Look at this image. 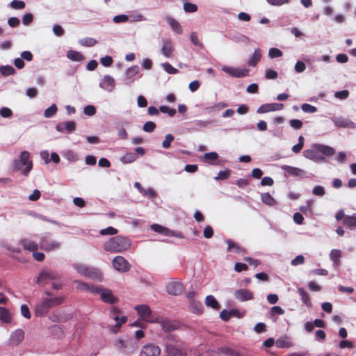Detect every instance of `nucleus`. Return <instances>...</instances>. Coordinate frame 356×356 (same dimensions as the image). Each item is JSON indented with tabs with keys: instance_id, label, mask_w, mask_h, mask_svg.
<instances>
[{
	"instance_id": "59",
	"label": "nucleus",
	"mask_w": 356,
	"mask_h": 356,
	"mask_svg": "<svg viewBox=\"0 0 356 356\" xmlns=\"http://www.w3.org/2000/svg\"><path fill=\"white\" fill-rule=\"evenodd\" d=\"M83 112L86 115H87L88 116H92L96 113V108L92 105H88L84 107Z\"/></svg>"
},
{
	"instance_id": "55",
	"label": "nucleus",
	"mask_w": 356,
	"mask_h": 356,
	"mask_svg": "<svg viewBox=\"0 0 356 356\" xmlns=\"http://www.w3.org/2000/svg\"><path fill=\"white\" fill-rule=\"evenodd\" d=\"M268 55L271 58H278L282 56V52L279 49L270 48L269 50Z\"/></svg>"
},
{
	"instance_id": "25",
	"label": "nucleus",
	"mask_w": 356,
	"mask_h": 356,
	"mask_svg": "<svg viewBox=\"0 0 356 356\" xmlns=\"http://www.w3.org/2000/svg\"><path fill=\"white\" fill-rule=\"evenodd\" d=\"M298 293L301 297V300L302 302L307 307H312V303L310 300V297L309 293L305 291V289L302 287H300L298 289Z\"/></svg>"
},
{
	"instance_id": "29",
	"label": "nucleus",
	"mask_w": 356,
	"mask_h": 356,
	"mask_svg": "<svg viewBox=\"0 0 356 356\" xmlns=\"http://www.w3.org/2000/svg\"><path fill=\"white\" fill-rule=\"evenodd\" d=\"M20 243L23 246L24 250H27L33 252L38 250L37 243L31 240L22 239Z\"/></svg>"
},
{
	"instance_id": "47",
	"label": "nucleus",
	"mask_w": 356,
	"mask_h": 356,
	"mask_svg": "<svg viewBox=\"0 0 356 356\" xmlns=\"http://www.w3.org/2000/svg\"><path fill=\"white\" fill-rule=\"evenodd\" d=\"M163 70L168 74H174L178 72V70L175 68L168 63H164L162 64Z\"/></svg>"
},
{
	"instance_id": "64",
	"label": "nucleus",
	"mask_w": 356,
	"mask_h": 356,
	"mask_svg": "<svg viewBox=\"0 0 356 356\" xmlns=\"http://www.w3.org/2000/svg\"><path fill=\"white\" fill-rule=\"evenodd\" d=\"M104 83H105L107 86L113 88L115 80L112 76L109 75H105L104 76Z\"/></svg>"
},
{
	"instance_id": "3",
	"label": "nucleus",
	"mask_w": 356,
	"mask_h": 356,
	"mask_svg": "<svg viewBox=\"0 0 356 356\" xmlns=\"http://www.w3.org/2000/svg\"><path fill=\"white\" fill-rule=\"evenodd\" d=\"M335 150L327 145L321 144H314L311 149H306L303 152V155L307 159L314 161H323L324 157L321 156L322 154L325 156H330L334 155Z\"/></svg>"
},
{
	"instance_id": "33",
	"label": "nucleus",
	"mask_w": 356,
	"mask_h": 356,
	"mask_svg": "<svg viewBox=\"0 0 356 356\" xmlns=\"http://www.w3.org/2000/svg\"><path fill=\"white\" fill-rule=\"evenodd\" d=\"M137 159V156L134 152H128L120 158V161L124 164L133 163Z\"/></svg>"
},
{
	"instance_id": "9",
	"label": "nucleus",
	"mask_w": 356,
	"mask_h": 356,
	"mask_svg": "<svg viewBox=\"0 0 356 356\" xmlns=\"http://www.w3.org/2000/svg\"><path fill=\"white\" fill-rule=\"evenodd\" d=\"M165 352L169 356H187V349L185 347L177 346L174 344H166Z\"/></svg>"
},
{
	"instance_id": "2",
	"label": "nucleus",
	"mask_w": 356,
	"mask_h": 356,
	"mask_svg": "<svg viewBox=\"0 0 356 356\" xmlns=\"http://www.w3.org/2000/svg\"><path fill=\"white\" fill-rule=\"evenodd\" d=\"M130 246L131 241L128 238L116 236L104 243V250L110 252H122L127 250Z\"/></svg>"
},
{
	"instance_id": "40",
	"label": "nucleus",
	"mask_w": 356,
	"mask_h": 356,
	"mask_svg": "<svg viewBox=\"0 0 356 356\" xmlns=\"http://www.w3.org/2000/svg\"><path fill=\"white\" fill-rule=\"evenodd\" d=\"M190 39L193 45L199 47L203 48L202 43L200 41L198 38V33L195 31L191 32L190 34Z\"/></svg>"
},
{
	"instance_id": "57",
	"label": "nucleus",
	"mask_w": 356,
	"mask_h": 356,
	"mask_svg": "<svg viewBox=\"0 0 356 356\" xmlns=\"http://www.w3.org/2000/svg\"><path fill=\"white\" fill-rule=\"evenodd\" d=\"M302 110L305 113H315L317 111V108H316V107H315V106H312L311 104H303L302 105Z\"/></svg>"
},
{
	"instance_id": "14",
	"label": "nucleus",
	"mask_w": 356,
	"mask_h": 356,
	"mask_svg": "<svg viewBox=\"0 0 356 356\" xmlns=\"http://www.w3.org/2000/svg\"><path fill=\"white\" fill-rule=\"evenodd\" d=\"M284 105L281 103H271L261 105L258 109V113H265L270 111L282 110Z\"/></svg>"
},
{
	"instance_id": "12",
	"label": "nucleus",
	"mask_w": 356,
	"mask_h": 356,
	"mask_svg": "<svg viewBox=\"0 0 356 356\" xmlns=\"http://www.w3.org/2000/svg\"><path fill=\"white\" fill-rule=\"evenodd\" d=\"M135 309L143 320L145 321H150L149 318L151 317L152 311L148 305H139L135 307Z\"/></svg>"
},
{
	"instance_id": "53",
	"label": "nucleus",
	"mask_w": 356,
	"mask_h": 356,
	"mask_svg": "<svg viewBox=\"0 0 356 356\" xmlns=\"http://www.w3.org/2000/svg\"><path fill=\"white\" fill-rule=\"evenodd\" d=\"M230 176V171L229 170H220L218 176L215 177V179L218 180H225L227 179Z\"/></svg>"
},
{
	"instance_id": "43",
	"label": "nucleus",
	"mask_w": 356,
	"mask_h": 356,
	"mask_svg": "<svg viewBox=\"0 0 356 356\" xmlns=\"http://www.w3.org/2000/svg\"><path fill=\"white\" fill-rule=\"evenodd\" d=\"M276 346L280 348H289L291 343L284 338H280L276 341Z\"/></svg>"
},
{
	"instance_id": "54",
	"label": "nucleus",
	"mask_w": 356,
	"mask_h": 356,
	"mask_svg": "<svg viewBox=\"0 0 356 356\" xmlns=\"http://www.w3.org/2000/svg\"><path fill=\"white\" fill-rule=\"evenodd\" d=\"M312 193L314 195L322 197L325 195V191L323 186H316L313 188L312 189Z\"/></svg>"
},
{
	"instance_id": "26",
	"label": "nucleus",
	"mask_w": 356,
	"mask_h": 356,
	"mask_svg": "<svg viewBox=\"0 0 356 356\" xmlns=\"http://www.w3.org/2000/svg\"><path fill=\"white\" fill-rule=\"evenodd\" d=\"M261 58V52L260 49H256L253 55L249 58L248 65L251 67H255Z\"/></svg>"
},
{
	"instance_id": "6",
	"label": "nucleus",
	"mask_w": 356,
	"mask_h": 356,
	"mask_svg": "<svg viewBox=\"0 0 356 356\" xmlns=\"http://www.w3.org/2000/svg\"><path fill=\"white\" fill-rule=\"evenodd\" d=\"M113 268L122 273L127 272L130 270L131 265L129 261L122 256H116L113 259Z\"/></svg>"
},
{
	"instance_id": "21",
	"label": "nucleus",
	"mask_w": 356,
	"mask_h": 356,
	"mask_svg": "<svg viewBox=\"0 0 356 356\" xmlns=\"http://www.w3.org/2000/svg\"><path fill=\"white\" fill-rule=\"evenodd\" d=\"M173 51L172 42L170 40H163V47L161 48L163 55L166 58H170L172 56Z\"/></svg>"
},
{
	"instance_id": "50",
	"label": "nucleus",
	"mask_w": 356,
	"mask_h": 356,
	"mask_svg": "<svg viewBox=\"0 0 356 356\" xmlns=\"http://www.w3.org/2000/svg\"><path fill=\"white\" fill-rule=\"evenodd\" d=\"M127 321V317L126 316H122L120 318H119V321H116V324L113 327L112 331L114 332H117L121 325L125 323Z\"/></svg>"
},
{
	"instance_id": "15",
	"label": "nucleus",
	"mask_w": 356,
	"mask_h": 356,
	"mask_svg": "<svg viewBox=\"0 0 356 356\" xmlns=\"http://www.w3.org/2000/svg\"><path fill=\"white\" fill-rule=\"evenodd\" d=\"M167 292L173 296H179L183 291V285L181 282H172L166 286Z\"/></svg>"
},
{
	"instance_id": "11",
	"label": "nucleus",
	"mask_w": 356,
	"mask_h": 356,
	"mask_svg": "<svg viewBox=\"0 0 356 356\" xmlns=\"http://www.w3.org/2000/svg\"><path fill=\"white\" fill-rule=\"evenodd\" d=\"M160 353V348L156 345L151 343L143 347L140 356H159Z\"/></svg>"
},
{
	"instance_id": "38",
	"label": "nucleus",
	"mask_w": 356,
	"mask_h": 356,
	"mask_svg": "<svg viewBox=\"0 0 356 356\" xmlns=\"http://www.w3.org/2000/svg\"><path fill=\"white\" fill-rule=\"evenodd\" d=\"M0 72L3 76H9L14 74L15 70L11 65H3L0 67Z\"/></svg>"
},
{
	"instance_id": "37",
	"label": "nucleus",
	"mask_w": 356,
	"mask_h": 356,
	"mask_svg": "<svg viewBox=\"0 0 356 356\" xmlns=\"http://www.w3.org/2000/svg\"><path fill=\"white\" fill-rule=\"evenodd\" d=\"M0 320L5 323H8L11 321L9 312L5 307H0Z\"/></svg>"
},
{
	"instance_id": "63",
	"label": "nucleus",
	"mask_w": 356,
	"mask_h": 356,
	"mask_svg": "<svg viewBox=\"0 0 356 356\" xmlns=\"http://www.w3.org/2000/svg\"><path fill=\"white\" fill-rule=\"evenodd\" d=\"M0 115L3 118H10L13 115V112L9 108L3 107L0 109Z\"/></svg>"
},
{
	"instance_id": "42",
	"label": "nucleus",
	"mask_w": 356,
	"mask_h": 356,
	"mask_svg": "<svg viewBox=\"0 0 356 356\" xmlns=\"http://www.w3.org/2000/svg\"><path fill=\"white\" fill-rule=\"evenodd\" d=\"M97 42V40L92 38H86L79 41V43L85 47H92L95 45Z\"/></svg>"
},
{
	"instance_id": "18",
	"label": "nucleus",
	"mask_w": 356,
	"mask_h": 356,
	"mask_svg": "<svg viewBox=\"0 0 356 356\" xmlns=\"http://www.w3.org/2000/svg\"><path fill=\"white\" fill-rule=\"evenodd\" d=\"M223 71L234 77H244L248 75V70L246 69H238L225 67L223 68Z\"/></svg>"
},
{
	"instance_id": "48",
	"label": "nucleus",
	"mask_w": 356,
	"mask_h": 356,
	"mask_svg": "<svg viewBox=\"0 0 356 356\" xmlns=\"http://www.w3.org/2000/svg\"><path fill=\"white\" fill-rule=\"evenodd\" d=\"M156 128V124L154 122L148 121L143 124V129L145 132L151 133Z\"/></svg>"
},
{
	"instance_id": "31",
	"label": "nucleus",
	"mask_w": 356,
	"mask_h": 356,
	"mask_svg": "<svg viewBox=\"0 0 356 356\" xmlns=\"http://www.w3.org/2000/svg\"><path fill=\"white\" fill-rule=\"evenodd\" d=\"M205 304L207 307H210L216 310H219L220 307L219 303L212 295L206 297Z\"/></svg>"
},
{
	"instance_id": "8",
	"label": "nucleus",
	"mask_w": 356,
	"mask_h": 356,
	"mask_svg": "<svg viewBox=\"0 0 356 356\" xmlns=\"http://www.w3.org/2000/svg\"><path fill=\"white\" fill-rule=\"evenodd\" d=\"M40 248L45 251H51L58 249L60 243L51 239L48 236H43L40 242Z\"/></svg>"
},
{
	"instance_id": "60",
	"label": "nucleus",
	"mask_w": 356,
	"mask_h": 356,
	"mask_svg": "<svg viewBox=\"0 0 356 356\" xmlns=\"http://www.w3.org/2000/svg\"><path fill=\"white\" fill-rule=\"evenodd\" d=\"M100 62L102 65L105 67H110L112 65L113 60L111 56H106L101 58Z\"/></svg>"
},
{
	"instance_id": "7",
	"label": "nucleus",
	"mask_w": 356,
	"mask_h": 356,
	"mask_svg": "<svg viewBox=\"0 0 356 356\" xmlns=\"http://www.w3.org/2000/svg\"><path fill=\"white\" fill-rule=\"evenodd\" d=\"M58 275L52 271H42L36 279V283L40 286H44L51 280H57Z\"/></svg>"
},
{
	"instance_id": "58",
	"label": "nucleus",
	"mask_w": 356,
	"mask_h": 356,
	"mask_svg": "<svg viewBox=\"0 0 356 356\" xmlns=\"http://www.w3.org/2000/svg\"><path fill=\"white\" fill-rule=\"evenodd\" d=\"M339 347L340 348H354L355 347V344L350 341H348V340H342L339 342Z\"/></svg>"
},
{
	"instance_id": "61",
	"label": "nucleus",
	"mask_w": 356,
	"mask_h": 356,
	"mask_svg": "<svg viewBox=\"0 0 356 356\" xmlns=\"http://www.w3.org/2000/svg\"><path fill=\"white\" fill-rule=\"evenodd\" d=\"M278 74L276 71L273 70H267L266 71L265 77L267 79H275L277 78Z\"/></svg>"
},
{
	"instance_id": "44",
	"label": "nucleus",
	"mask_w": 356,
	"mask_h": 356,
	"mask_svg": "<svg viewBox=\"0 0 356 356\" xmlns=\"http://www.w3.org/2000/svg\"><path fill=\"white\" fill-rule=\"evenodd\" d=\"M57 110L58 108L56 105L52 104L51 106H49L44 111V115L46 118H51L56 113Z\"/></svg>"
},
{
	"instance_id": "56",
	"label": "nucleus",
	"mask_w": 356,
	"mask_h": 356,
	"mask_svg": "<svg viewBox=\"0 0 356 356\" xmlns=\"http://www.w3.org/2000/svg\"><path fill=\"white\" fill-rule=\"evenodd\" d=\"M290 126L294 129H300L302 127L303 123L300 120L293 119L289 121Z\"/></svg>"
},
{
	"instance_id": "27",
	"label": "nucleus",
	"mask_w": 356,
	"mask_h": 356,
	"mask_svg": "<svg viewBox=\"0 0 356 356\" xmlns=\"http://www.w3.org/2000/svg\"><path fill=\"white\" fill-rule=\"evenodd\" d=\"M261 199L264 204L270 207H274L277 204V202L269 193H261Z\"/></svg>"
},
{
	"instance_id": "52",
	"label": "nucleus",
	"mask_w": 356,
	"mask_h": 356,
	"mask_svg": "<svg viewBox=\"0 0 356 356\" xmlns=\"http://www.w3.org/2000/svg\"><path fill=\"white\" fill-rule=\"evenodd\" d=\"M159 111L162 113H168L170 117H173L176 114V110L175 108H171L166 106H161Z\"/></svg>"
},
{
	"instance_id": "41",
	"label": "nucleus",
	"mask_w": 356,
	"mask_h": 356,
	"mask_svg": "<svg viewBox=\"0 0 356 356\" xmlns=\"http://www.w3.org/2000/svg\"><path fill=\"white\" fill-rule=\"evenodd\" d=\"M235 312H238V310L232 309V311L229 312L226 309H223L220 312V316L222 321H227L230 318L232 314H235Z\"/></svg>"
},
{
	"instance_id": "36",
	"label": "nucleus",
	"mask_w": 356,
	"mask_h": 356,
	"mask_svg": "<svg viewBox=\"0 0 356 356\" xmlns=\"http://www.w3.org/2000/svg\"><path fill=\"white\" fill-rule=\"evenodd\" d=\"M343 223L349 228L356 227V217L347 216L343 219Z\"/></svg>"
},
{
	"instance_id": "4",
	"label": "nucleus",
	"mask_w": 356,
	"mask_h": 356,
	"mask_svg": "<svg viewBox=\"0 0 356 356\" xmlns=\"http://www.w3.org/2000/svg\"><path fill=\"white\" fill-rule=\"evenodd\" d=\"M29 159L30 153L27 151H24L21 153L19 159L14 161V168L17 170H21L24 166H26L22 172L24 176H28L33 168V163Z\"/></svg>"
},
{
	"instance_id": "28",
	"label": "nucleus",
	"mask_w": 356,
	"mask_h": 356,
	"mask_svg": "<svg viewBox=\"0 0 356 356\" xmlns=\"http://www.w3.org/2000/svg\"><path fill=\"white\" fill-rule=\"evenodd\" d=\"M76 283L77 284L76 289L78 290L90 291L92 293L99 292L98 288H96L94 286H90L89 284L80 281H76Z\"/></svg>"
},
{
	"instance_id": "22",
	"label": "nucleus",
	"mask_w": 356,
	"mask_h": 356,
	"mask_svg": "<svg viewBox=\"0 0 356 356\" xmlns=\"http://www.w3.org/2000/svg\"><path fill=\"white\" fill-rule=\"evenodd\" d=\"M282 168L289 175L293 177H302L305 175V171L298 168L284 165L282 167Z\"/></svg>"
},
{
	"instance_id": "35",
	"label": "nucleus",
	"mask_w": 356,
	"mask_h": 356,
	"mask_svg": "<svg viewBox=\"0 0 356 356\" xmlns=\"http://www.w3.org/2000/svg\"><path fill=\"white\" fill-rule=\"evenodd\" d=\"M341 256V252L339 250L334 249L331 250L330 254V259L334 262L335 265H339V259Z\"/></svg>"
},
{
	"instance_id": "51",
	"label": "nucleus",
	"mask_w": 356,
	"mask_h": 356,
	"mask_svg": "<svg viewBox=\"0 0 356 356\" xmlns=\"http://www.w3.org/2000/svg\"><path fill=\"white\" fill-rule=\"evenodd\" d=\"M184 10L186 13H195L197 10V6L191 3H185L184 4Z\"/></svg>"
},
{
	"instance_id": "32",
	"label": "nucleus",
	"mask_w": 356,
	"mask_h": 356,
	"mask_svg": "<svg viewBox=\"0 0 356 356\" xmlns=\"http://www.w3.org/2000/svg\"><path fill=\"white\" fill-rule=\"evenodd\" d=\"M162 329L165 332H171L178 328V325L171 321H163L161 323Z\"/></svg>"
},
{
	"instance_id": "45",
	"label": "nucleus",
	"mask_w": 356,
	"mask_h": 356,
	"mask_svg": "<svg viewBox=\"0 0 356 356\" xmlns=\"http://www.w3.org/2000/svg\"><path fill=\"white\" fill-rule=\"evenodd\" d=\"M118 232V229L113 227H108L100 230L101 235H115Z\"/></svg>"
},
{
	"instance_id": "19",
	"label": "nucleus",
	"mask_w": 356,
	"mask_h": 356,
	"mask_svg": "<svg viewBox=\"0 0 356 356\" xmlns=\"http://www.w3.org/2000/svg\"><path fill=\"white\" fill-rule=\"evenodd\" d=\"M98 293H100L101 298L104 302L110 304H113L117 302L118 299L113 295L111 291L104 289H98Z\"/></svg>"
},
{
	"instance_id": "24",
	"label": "nucleus",
	"mask_w": 356,
	"mask_h": 356,
	"mask_svg": "<svg viewBox=\"0 0 356 356\" xmlns=\"http://www.w3.org/2000/svg\"><path fill=\"white\" fill-rule=\"evenodd\" d=\"M165 20L168 22V23L171 26L172 29L177 33V34H181L183 32L182 27L181 24L175 20L174 18H172L170 16H168L165 17Z\"/></svg>"
},
{
	"instance_id": "34",
	"label": "nucleus",
	"mask_w": 356,
	"mask_h": 356,
	"mask_svg": "<svg viewBox=\"0 0 356 356\" xmlns=\"http://www.w3.org/2000/svg\"><path fill=\"white\" fill-rule=\"evenodd\" d=\"M218 157L219 156L216 152H209L204 154V161L209 164L214 165L216 164L215 161L218 159Z\"/></svg>"
},
{
	"instance_id": "49",
	"label": "nucleus",
	"mask_w": 356,
	"mask_h": 356,
	"mask_svg": "<svg viewBox=\"0 0 356 356\" xmlns=\"http://www.w3.org/2000/svg\"><path fill=\"white\" fill-rule=\"evenodd\" d=\"M174 136L168 134L165 136L164 140L162 143V146L165 149H168L170 147L171 143L174 140Z\"/></svg>"
},
{
	"instance_id": "1",
	"label": "nucleus",
	"mask_w": 356,
	"mask_h": 356,
	"mask_svg": "<svg viewBox=\"0 0 356 356\" xmlns=\"http://www.w3.org/2000/svg\"><path fill=\"white\" fill-rule=\"evenodd\" d=\"M44 294L47 297L43 298L40 304L35 307V314L37 316H45L51 308L60 305L65 300L63 296L52 297L49 291H45Z\"/></svg>"
},
{
	"instance_id": "39",
	"label": "nucleus",
	"mask_w": 356,
	"mask_h": 356,
	"mask_svg": "<svg viewBox=\"0 0 356 356\" xmlns=\"http://www.w3.org/2000/svg\"><path fill=\"white\" fill-rule=\"evenodd\" d=\"M140 72V68L138 65H134L129 67L126 72V76L128 79H131L135 75Z\"/></svg>"
},
{
	"instance_id": "30",
	"label": "nucleus",
	"mask_w": 356,
	"mask_h": 356,
	"mask_svg": "<svg viewBox=\"0 0 356 356\" xmlns=\"http://www.w3.org/2000/svg\"><path fill=\"white\" fill-rule=\"evenodd\" d=\"M67 57L72 61L79 62L84 59L82 54L74 50H69L67 52Z\"/></svg>"
},
{
	"instance_id": "23",
	"label": "nucleus",
	"mask_w": 356,
	"mask_h": 356,
	"mask_svg": "<svg viewBox=\"0 0 356 356\" xmlns=\"http://www.w3.org/2000/svg\"><path fill=\"white\" fill-rule=\"evenodd\" d=\"M24 338V332L22 330H17L13 332L10 337V343L13 345H19Z\"/></svg>"
},
{
	"instance_id": "17",
	"label": "nucleus",
	"mask_w": 356,
	"mask_h": 356,
	"mask_svg": "<svg viewBox=\"0 0 356 356\" xmlns=\"http://www.w3.org/2000/svg\"><path fill=\"white\" fill-rule=\"evenodd\" d=\"M235 298L239 301H247L253 299V293L247 289L236 290L234 293Z\"/></svg>"
},
{
	"instance_id": "5",
	"label": "nucleus",
	"mask_w": 356,
	"mask_h": 356,
	"mask_svg": "<svg viewBox=\"0 0 356 356\" xmlns=\"http://www.w3.org/2000/svg\"><path fill=\"white\" fill-rule=\"evenodd\" d=\"M74 268L79 274L91 280L102 281L103 279L102 273L97 268L87 267L82 264L74 265Z\"/></svg>"
},
{
	"instance_id": "16",
	"label": "nucleus",
	"mask_w": 356,
	"mask_h": 356,
	"mask_svg": "<svg viewBox=\"0 0 356 356\" xmlns=\"http://www.w3.org/2000/svg\"><path fill=\"white\" fill-rule=\"evenodd\" d=\"M151 229L155 232L159 233L165 236H175L177 237L183 238V236L180 234H175L173 231H171L168 228L163 227L158 224L152 225Z\"/></svg>"
},
{
	"instance_id": "10",
	"label": "nucleus",
	"mask_w": 356,
	"mask_h": 356,
	"mask_svg": "<svg viewBox=\"0 0 356 356\" xmlns=\"http://www.w3.org/2000/svg\"><path fill=\"white\" fill-rule=\"evenodd\" d=\"M336 127L340 128L355 129L356 124L350 120L343 117H334L332 119Z\"/></svg>"
},
{
	"instance_id": "62",
	"label": "nucleus",
	"mask_w": 356,
	"mask_h": 356,
	"mask_svg": "<svg viewBox=\"0 0 356 356\" xmlns=\"http://www.w3.org/2000/svg\"><path fill=\"white\" fill-rule=\"evenodd\" d=\"M33 19V16L31 13H26L22 17V23L24 25H29Z\"/></svg>"
},
{
	"instance_id": "13",
	"label": "nucleus",
	"mask_w": 356,
	"mask_h": 356,
	"mask_svg": "<svg viewBox=\"0 0 356 356\" xmlns=\"http://www.w3.org/2000/svg\"><path fill=\"white\" fill-rule=\"evenodd\" d=\"M76 124L74 121H67L58 123L56 129L59 132L70 134L76 129Z\"/></svg>"
},
{
	"instance_id": "46",
	"label": "nucleus",
	"mask_w": 356,
	"mask_h": 356,
	"mask_svg": "<svg viewBox=\"0 0 356 356\" xmlns=\"http://www.w3.org/2000/svg\"><path fill=\"white\" fill-rule=\"evenodd\" d=\"M10 7L15 10L23 9L25 8V3L23 1L13 0L10 2Z\"/></svg>"
},
{
	"instance_id": "20",
	"label": "nucleus",
	"mask_w": 356,
	"mask_h": 356,
	"mask_svg": "<svg viewBox=\"0 0 356 356\" xmlns=\"http://www.w3.org/2000/svg\"><path fill=\"white\" fill-rule=\"evenodd\" d=\"M225 243L227 244V252H233L237 254L245 253V248L241 246L238 243L232 241L231 239H226Z\"/></svg>"
}]
</instances>
